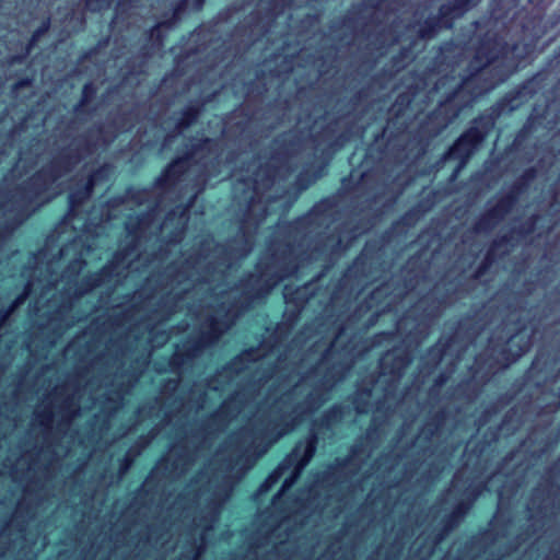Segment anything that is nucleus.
Instances as JSON below:
<instances>
[{
    "label": "nucleus",
    "instance_id": "4468645a",
    "mask_svg": "<svg viewBox=\"0 0 560 560\" xmlns=\"http://www.w3.org/2000/svg\"><path fill=\"white\" fill-rule=\"evenodd\" d=\"M32 287H33V283L32 282H28L27 285L25 287V292L24 294H22L20 298H18L12 306V308L19 306L20 304L24 303L26 296L30 294V292L32 291ZM13 310H11L12 312ZM10 314V311L5 314L4 318L5 319Z\"/></svg>",
    "mask_w": 560,
    "mask_h": 560
},
{
    "label": "nucleus",
    "instance_id": "f8f14e48",
    "mask_svg": "<svg viewBox=\"0 0 560 560\" xmlns=\"http://www.w3.org/2000/svg\"><path fill=\"white\" fill-rule=\"evenodd\" d=\"M34 210V208L30 209V207H25L22 210H19L14 217V222L11 224L10 229L13 230L15 226L21 224Z\"/></svg>",
    "mask_w": 560,
    "mask_h": 560
},
{
    "label": "nucleus",
    "instance_id": "6ab92c4d",
    "mask_svg": "<svg viewBox=\"0 0 560 560\" xmlns=\"http://www.w3.org/2000/svg\"><path fill=\"white\" fill-rule=\"evenodd\" d=\"M282 277H279L277 280H275L271 284H267L266 288H264L262 292H257L255 294H252L253 298H260L262 294H266L269 292V290L275 285Z\"/></svg>",
    "mask_w": 560,
    "mask_h": 560
},
{
    "label": "nucleus",
    "instance_id": "c85d7f7f",
    "mask_svg": "<svg viewBox=\"0 0 560 560\" xmlns=\"http://www.w3.org/2000/svg\"><path fill=\"white\" fill-rule=\"evenodd\" d=\"M236 365H237V363H236V362H233L232 366H231V368H229V370H237Z\"/></svg>",
    "mask_w": 560,
    "mask_h": 560
},
{
    "label": "nucleus",
    "instance_id": "aec40b11",
    "mask_svg": "<svg viewBox=\"0 0 560 560\" xmlns=\"http://www.w3.org/2000/svg\"><path fill=\"white\" fill-rule=\"evenodd\" d=\"M93 93L94 91L92 84H85L83 89V101L86 102Z\"/></svg>",
    "mask_w": 560,
    "mask_h": 560
},
{
    "label": "nucleus",
    "instance_id": "20e7f679",
    "mask_svg": "<svg viewBox=\"0 0 560 560\" xmlns=\"http://www.w3.org/2000/svg\"><path fill=\"white\" fill-rule=\"evenodd\" d=\"M486 132L480 130L478 127H471L468 129L450 149V151L445 154L444 159H458L459 165L454 172V177L460 172V170L465 166L466 162L477 149V147L485 139Z\"/></svg>",
    "mask_w": 560,
    "mask_h": 560
},
{
    "label": "nucleus",
    "instance_id": "473e14b6",
    "mask_svg": "<svg viewBox=\"0 0 560 560\" xmlns=\"http://www.w3.org/2000/svg\"><path fill=\"white\" fill-rule=\"evenodd\" d=\"M248 357H249V354H244V355H242L241 360H242V361H243V360H247V358H248Z\"/></svg>",
    "mask_w": 560,
    "mask_h": 560
},
{
    "label": "nucleus",
    "instance_id": "39448f33",
    "mask_svg": "<svg viewBox=\"0 0 560 560\" xmlns=\"http://www.w3.org/2000/svg\"><path fill=\"white\" fill-rule=\"evenodd\" d=\"M62 176L61 165L59 162L51 164L48 168L39 172L33 179L32 186L35 188V198L39 199L42 195L49 192L46 199L59 195L63 189L56 184Z\"/></svg>",
    "mask_w": 560,
    "mask_h": 560
},
{
    "label": "nucleus",
    "instance_id": "7ed1b4c3",
    "mask_svg": "<svg viewBox=\"0 0 560 560\" xmlns=\"http://www.w3.org/2000/svg\"><path fill=\"white\" fill-rule=\"evenodd\" d=\"M230 490L231 482L224 479L223 485L212 493V497L205 511H202V514L198 518L194 520L195 526L202 529L201 541L195 552L194 560H198L200 557L203 549L207 532L212 529L213 524L218 521L220 508L222 503L228 499Z\"/></svg>",
    "mask_w": 560,
    "mask_h": 560
},
{
    "label": "nucleus",
    "instance_id": "72a5a7b5",
    "mask_svg": "<svg viewBox=\"0 0 560 560\" xmlns=\"http://www.w3.org/2000/svg\"><path fill=\"white\" fill-rule=\"evenodd\" d=\"M203 145H206V147L210 145V141L207 139V140L205 141Z\"/></svg>",
    "mask_w": 560,
    "mask_h": 560
},
{
    "label": "nucleus",
    "instance_id": "a878e982",
    "mask_svg": "<svg viewBox=\"0 0 560 560\" xmlns=\"http://www.w3.org/2000/svg\"><path fill=\"white\" fill-rule=\"evenodd\" d=\"M494 85H495V82L490 83L487 86H485L481 90H479L478 92H476V94L479 95V94H481L483 92H487V91L491 90Z\"/></svg>",
    "mask_w": 560,
    "mask_h": 560
},
{
    "label": "nucleus",
    "instance_id": "f03ea898",
    "mask_svg": "<svg viewBox=\"0 0 560 560\" xmlns=\"http://www.w3.org/2000/svg\"><path fill=\"white\" fill-rule=\"evenodd\" d=\"M317 439L315 435L310 436L306 441L300 442L292 453L275 469L265 482L259 487L258 494L268 492L271 487L279 481L284 471L291 470L279 493L273 498V505H277L279 498L290 489L299 478L300 474L314 456Z\"/></svg>",
    "mask_w": 560,
    "mask_h": 560
},
{
    "label": "nucleus",
    "instance_id": "ddd939ff",
    "mask_svg": "<svg viewBox=\"0 0 560 560\" xmlns=\"http://www.w3.org/2000/svg\"><path fill=\"white\" fill-rule=\"evenodd\" d=\"M110 4V0H86V8L91 11H98L107 8Z\"/></svg>",
    "mask_w": 560,
    "mask_h": 560
},
{
    "label": "nucleus",
    "instance_id": "6e6552de",
    "mask_svg": "<svg viewBox=\"0 0 560 560\" xmlns=\"http://www.w3.org/2000/svg\"><path fill=\"white\" fill-rule=\"evenodd\" d=\"M109 168L103 167L92 174L88 179L82 190L73 191L69 196L70 212H74L75 207L79 206L84 199L89 198L93 186L103 177L107 176Z\"/></svg>",
    "mask_w": 560,
    "mask_h": 560
},
{
    "label": "nucleus",
    "instance_id": "393cba45",
    "mask_svg": "<svg viewBox=\"0 0 560 560\" xmlns=\"http://www.w3.org/2000/svg\"><path fill=\"white\" fill-rule=\"evenodd\" d=\"M51 419H52V411L49 410L47 412V415L45 416V419L42 421V423L49 424L51 422Z\"/></svg>",
    "mask_w": 560,
    "mask_h": 560
},
{
    "label": "nucleus",
    "instance_id": "412c9836",
    "mask_svg": "<svg viewBox=\"0 0 560 560\" xmlns=\"http://www.w3.org/2000/svg\"><path fill=\"white\" fill-rule=\"evenodd\" d=\"M237 397H233L229 401H225L222 406L221 412H228L231 409V406L236 401Z\"/></svg>",
    "mask_w": 560,
    "mask_h": 560
},
{
    "label": "nucleus",
    "instance_id": "9d476101",
    "mask_svg": "<svg viewBox=\"0 0 560 560\" xmlns=\"http://www.w3.org/2000/svg\"><path fill=\"white\" fill-rule=\"evenodd\" d=\"M201 265L200 258L190 260L187 259L185 266L176 273L172 282H176L178 284H182L184 279L188 280H196L195 273L197 268Z\"/></svg>",
    "mask_w": 560,
    "mask_h": 560
},
{
    "label": "nucleus",
    "instance_id": "1a4fd4ad",
    "mask_svg": "<svg viewBox=\"0 0 560 560\" xmlns=\"http://www.w3.org/2000/svg\"><path fill=\"white\" fill-rule=\"evenodd\" d=\"M511 205L512 200L510 198L502 200L495 208L480 219L476 226L477 232L492 228L504 215Z\"/></svg>",
    "mask_w": 560,
    "mask_h": 560
},
{
    "label": "nucleus",
    "instance_id": "c756f323",
    "mask_svg": "<svg viewBox=\"0 0 560 560\" xmlns=\"http://www.w3.org/2000/svg\"><path fill=\"white\" fill-rule=\"evenodd\" d=\"M457 479H458V476H455V479H454V482H453V488L457 487Z\"/></svg>",
    "mask_w": 560,
    "mask_h": 560
},
{
    "label": "nucleus",
    "instance_id": "c9c22d12",
    "mask_svg": "<svg viewBox=\"0 0 560 560\" xmlns=\"http://www.w3.org/2000/svg\"><path fill=\"white\" fill-rule=\"evenodd\" d=\"M284 386H280V388L277 392H282Z\"/></svg>",
    "mask_w": 560,
    "mask_h": 560
},
{
    "label": "nucleus",
    "instance_id": "b1692460",
    "mask_svg": "<svg viewBox=\"0 0 560 560\" xmlns=\"http://www.w3.org/2000/svg\"><path fill=\"white\" fill-rule=\"evenodd\" d=\"M46 30H47V26L43 27L42 30H38V31L33 35L32 43L36 42V40L39 38V36L46 32Z\"/></svg>",
    "mask_w": 560,
    "mask_h": 560
},
{
    "label": "nucleus",
    "instance_id": "0eeeda50",
    "mask_svg": "<svg viewBox=\"0 0 560 560\" xmlns=\"http://www.w3.org/2000/svg\"><path fill=\"white\" fill-rule=\"evenodd\" d=\"M198 156L197 152H194L191 156L179 159L175 162H173L167 170L164 172L162 177L160 178V185L161 186H173L177 183L182 182V177H184L186 174L184 172V168L189 164V161L191 159H196Z\"/></svg>",
    "mask_w": 560,
    "mask_h": 560
},
{
    "label": "nucleus",
    "instance_id": "5701e85b",
    "mask_svg": "<svg viewBox=\"0 0 560 560\" xmlns=\"http://www.w3.org/2000/svg\"><path fill=\"white\" fill-rule=\"evenodd\" d=\"M102 281H103V276L102 275H96L93 278L92 282L90 283V289L100 285Z\"/></svg>",
    "mask_w": 560,
    "mask_h": 560
},
{
    "label": "nucleus",
    "instance_id": "f3484780",
    "mask_svg": "<svg viewBox=\"0 0 560 560\" xmlns=\"http://www.w3.org/2000/svg\"><path fill=\"white\" fill-rule=\"evenodd\" d=\"M486 73L485 70H481L479 73L472 75L468 80H466L463 84V89H469L471 84H474L476 81H478L481 77H483Z\"/></svg>",
    "mask_w": 560,
    "mask_h": 560
},
{
    "label": "nucleus",
    "instance_id": "423d86ee",
    "mask_svg": "<svg viewBox=\"0 0 560 560\" xmlns=\"http://www.w3.org/2000/svg\"><path fill=\"white\" fill-rule=\"evenodd\" d=\"M235 313L231 310L228 311L223 320L219 319L218 316H209L205 324V331L200 339V345L206 346L214 342L219 337L230 327L232 324Z\"/></svg>",
    "mask_w": 560,
    "mask_h": 560
},
{
    "label": "nucleus",
    "instance_id": "f257e3e1",
    "mask_svg": "<svg viewBox=\"0 0 560 560\" xmlns=\"http://www.w3.org/2000/svg\"><path fill=\"white\" fill-rule=\"evenodd\" d=\"M334 385L325 381L320 388L310 389L308 380L305 378L293 388L282 392L279 397L272 394L265 406L261 407L250 422V427L241 432L237 445L238 459L225 467L226 477L233 476L234 468L243 458L247 463L262 456L268 448L283 435L291 432L304 416L317 409L326 399V392Z\"/></svg>",
    "mask_w": 560,
    "mask_h": 560
},
{
    "label": "nucleus",
    "instance_id": "e433bc0d",
    "mask_svg": "<svg viewBox=\"0 0 560 560\" xmlns=\"http://www.w3.org/2000/svg\"><path fill=\"white\" fill-rule=\"evenodd\" d=\"M374 294L380 295L381 294V290H377Z\"/></svg>",
    "mask_w": 560,
    "mask_h": 560
},
{
    "label": "nucleus",
    "instance_id": "4be33fe9",
    "mask_svg": "<svg viewBox=\"0 0 560 560\" xmlns=\"http://www.w3.org/2000/svg\"><path fill=\"white\" fill-rule=\"evenodd\" d=\"M252 185H253V192L255 196H258L259 192H260V184L257 179V176L253 179L252 182Z\"/></svg>",
    "mask_w": 560,
    "mask_h": 560
},
{
    "label": "nucleus",
    "instance_id": "a211bd4d",
    "mask_svg": "<svg viewBox=\"0 0 560 560\" xmlns=\"http://www.w3.org/2000/svg\"><path fill=\"white\" fill-rule=\"evenodd\" d=\"M211 485H212V481L209 480L208 481V485H207V488L205 489H199L198 493L196 494V500L198 502V504L206 499V495L208 494L210 488H211Z\"/></svg>",
    "mask_w": 560,
    "mask_h": 560
},
{
    "label": "nucleus",
    "instance_id": "cd10ccee",
    "mask_svg": "<svg viewBox=\"0 0 560 560\" xmlns=\"http://www.w3.org/2000/svg\"><path fill=\"white\" fill-rule=\"evenodd\" d=\"M70 164H71L70 162H67V164L63 166V171H65V172L69 171V165H70Z\"/></svg>",
    "mask_w": 560,
    "mask_h": 560
},
{
    "label": "nucleus",
    "instance_id": "2f4dec72",
    "mask_svg": "<svg viewBox=\"0 0 560 560\" xmlns=\"http://www.w3.org/2000/svg\"><path fill=\"white\" fill-rule=\"evenodd\" d=\"M66 253H68V248H63V249H61V255H62V256H63V255H66Z\"/></svg>",
    "mask_w": 560,
    "mask_h": 560
},
{
    "label": "nucleus",
    "instance_id": "f704fd0d",
    "mask_svg": "<svg viewBox=\"0 0 560 560\" xmlns=\"http://www.w3.org/2000/svg\"><path fill=\"white\" fill-rule=\"evenodd\" d=\"M406 364H407V361H406V360H404V361L401 362L400 366H405Z\"/></svg>",
    "mask_w": 560,
    "mask_h": 560
},
{
    "label": "nucleus",
    "instance_id": "9b49d317",
    "mask_svg": "<svg viewBox=\"0 0 560 560\" xmlns=\"http://www.w3.org/2000/svg\"><path fill=\"white\" fill-rule=\"evenodd\" d=\"M474 3H470L468 0H459L456 1L453 5H443L441 8V14L444 18H457L462 15L465 11L471 8Z\"/></svg>",
    "mask_w": 560,
    "mask_h": 560
},
{
    "label": "nucleus",
    "instance_id": "7c9ffc66",
    "mask_svg": "<svg viewBox=\"0 0 560 560\" xmlns=\"http://www.w3.org/2000/svg\"><path fill=\"white\" fill-rule=\"evenodd\" d=\"M186 212H187V209H184V210H183V213H182V218H180V220H184V215L186 214Z\"/></svg>",
    "mask_w": 560,
    "mask_h": 560
},
{
    "label": "nucleus",
    "instance_id": "2eb2a0df",
    "mask_svg": "<svg viewBox=\"0 0 560 560\" xmlns=\"http://www.w3.org/2000/svg\"><path fill=\"white\" fill-rule=\"evenodd\" d=\"M196 118H197V112L189 110L188 113H186L185 117L178 125L179 130H182L183 128L190 125Z\"/></svg>",
    "mask_w": 560,
    "mask_h": 560
},
{
    "label": "nucleus",
    "instance_id": "dca6fc26",
    "mask_svg": "<svg viewBox=\"0 0 560 560\" xmlns=\"http://www.w3.org/2000/svg\"><path fill=\"white\" fill-rule=\"evenodd\" d=\"M83 265H84V261L81 258L80 259H75L71 264L69 269L67 270V273H70L71 276L79 273L81 271V269L83 268Z\"/></svg>",
    "mask_w": 560,
    "mask_h": 560
},
{
    "label": "nucleus",
    "instance_id": "bb28decb",
    "mask_svg": "<svg viewBox=\"0 0 560 560\" xmlns=\"http://www.w3.org/2000/svg\"><path fill=\"white\" fill-rule=\"evenodd\" d=\"M390 357H392V355H390L389 353H388V354H386V355L384 357V359H383V364H386V363H387V361L390 359Z\"/></svg>",
    "mask_w": 560,
    "mask_h": 560
}]
</instances>
